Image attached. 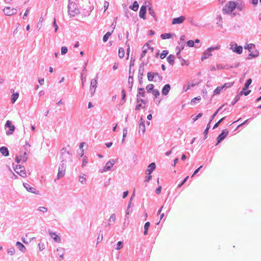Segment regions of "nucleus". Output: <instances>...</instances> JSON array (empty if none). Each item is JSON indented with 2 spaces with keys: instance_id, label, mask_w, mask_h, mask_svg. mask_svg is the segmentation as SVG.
Here are the masks:
<instances>
[{
  "instance_id": "f257e3e1",
  "label": "nucleus",
  "mask_w": 261,
  "mask_h": 261,
  "mask_svg": "<svg viewBox=\"0 0 261 261\" xmlns=\"http://www.w3.org/2000/svg\"><path fill=\"white\" fill-rule=\"evenodd\" d=\"M245 7V4L243 2L240 1L236 3L234 2H229L226 3L223 8V12L224 14L232 13L233 16H236L237 14L233 12L235 9L239 11H243Z\"/></svg>"
},
{
  "instance_id": "f03ea898",
  "label": "nucleus",
  "mask_w": 261,
  "mask_h": 261,
  "mask_svg": "<svg viewBox=\"0 0 261 261\" xmlns=\"http://www.w3.org/2000/svg\"><path fill=\"white\" fill-rule=\"evenodd\" d=\"M68 12L70 17L75 16L79 13V10L76 4L72 2L71 0H69L68 1Z\"/></svg>"
},
{
  "instance_id": "7ed1b4c3",
  "label": "nucleus",
  "mask_w": 261,
  "mask_h": 261,
  "mask_svg": "<svg viewBox=\"0 0 261 261\" xmlns=\"http://www.w3.org/2000/svg\"><path fill=\"white\" fill-rule=\"evenodd\" d=\"M220 48V45H217L215 46H211L206 49L203 54V55L201 56V61H204V60L208 58L211 56H212V52L215 50H218Z\"/></svg>"
},
{
  "instance_id": "20e7f679",
  "label": "nucleus",
  "mask_w": 261,
  "mask_h": 261,
  "mask_svg": "<svg viewBox=\"0 0 261 261\" xmlns=\"http://www.w3.org/2000/svg\"><path fill=\"white\" fill-rule=\"evenodd\" d=\"M66 166V161L63 159L61 161V164L60 165L58 169V173L57 174V179H59L63 177L65 175Z\"/></svg>"
},
{
  "instance_id": "39448f33",
  "label": "nucleus",
  "mask_w": 261,
  "mask_h": 261,
  "mask_svg": "<svg viewBox=\"0 0 261 261\" xmlns=\"http://www.w3.org/2000/svg\"><path fill=\"white\" fill-rule=\"evenodd\" d=\"M13 167L15 171L20 176L22 177H25L27 176V173L23 166L21 165H15V164L13 163Z\"/></svg>"
},
{
  "instance_id": "423d86ee",
  "label": "nucleus",
  "mask_w": 261,
  "mask_h": 261,
  "mask_svg": "<svg viewBox=\"0 0 261 261\" xmlns=\"http://www.w3.org/2000/svg\"><path fill=\"white\" fill-rule=\"evenodd\" d=\"M230 49L238 54H241L243 51L242 46L240 45L238 46V44L234 42H232L230 43Z\"/></svg>"
},
{
  "instance_id": "0eeeda50",
  "label": "nucleus",
  "mask_w": 261,
  "mask_h": 261,
  "mask_svg": "<svg viewBox=\"0 0 261 261\" xmlns=\"http://www.w3.org/2000/svg\"><path fill=\"white\" fill-rule=\"evenodd\" d=\"M4 14L7 16H12L16 14L17 10L15 8H12L10 7H6L3 9Z\"/></svg>"
},
{
  "instance_id": "6e6552de",
  "label": "nucleus",
  "mask_w": 261,
  "mask_h": 261,
  "mask_svg": "<svg viewBox=\"0 0 261 261\" xmlns=\"http://www.w3.org/2000/svg\"><path fill=\"white\" fill-rule=\"evenodd\" d=\"M5 127L9 128V130L6 131V135L8 136L12 135L15 129V126L12 124L11 122L9 120H7L6 121V123L5 124Z\"/></svg>"
},
{
  "instance_id": "1a4fd4ad",
  "label": "nucleus",
  "mask_w": 261,
  "mask_h": 261,
  "mask_svg": "<svg viewBox=\"0 0 261 261\" xmlns=\"http://www.w3.org/2000/svg\"><path fill=\"white\" fill-rule=\"evenodd\" d=\"M116 162V160H115L113 159L108 162L106 164V165L103 167L101 172H107L108 171H110Z\"/></svg>"
},
{
  "instance_id": "9d476101",
  "label": "nucleus",
  "mask_w": 261,
  "mask_h": 261,
  "mask_svg": "<svg viewBox=\"0 0 261 261\" xmlns=\"http://www.w3.org/2000/svg\"><path fill=\"white\" fill-rule=\"evenodd\" d=\"M228 134V131L227 129H225L222 130L221 133L217 137V145L223 141L226 137Z\"/></svg>"
},
{
  "instance_id": "9b49d317",
  "label": "nucleus",
  "mask_w": 261,
  "mask_h": 261,
  "mask_svg": "<svg viewBox=\"0 0 261 261\" xmlns=\"http://www.w3.org/2000/svg\"><path fill=\"white\" fill-rule=\"evenodd\" d=\"M70 152L69 150H67L66 147H63L61 150V159L63 160V159H65L66 160V158L67 157L70 158Z\"/></svg>"
},
{
  "instance_id": "f8f14e48",
  "label": "nucleus",
  "mask_w": 261,
  "mask_h": 261,
  "mask_svg": "<svg viewBox=\"0 0 261 261\" xmlns=\"http://www.w3.org/2000/svg\"><path fill=\"white\" fill-rule=\"evenodd\" d=\"M97 80L95 79H92L91 81V85H90V92L92 95L95 92L96 88L97 87Z\"/></svg>"
},
{
  "instance_id": "ddd939ff",
  "label": "nucleus",
  "mask_w": 261,
  "mask_h": 261,
  "mask_svg": "<svg viewBox=\"0 0 261 261\" xmlns=\"http://www.w3.org/2000/svg\"><path fill=\"white\" fill-rule=\"evenodd\" d=\"M138 132L139 133L142 132L143 134L145 132V121L142 119V118H141L140 120V122L139 124Z\"/></svg>"
},
{
  "instance_id": "4468645a",
  "label": "nucleus",
  "mask_w": 261,
  "mask_h": 261,
  "mask_svg": "<svg viewBox=\"0 0 261 261\" xmlns=\"http://www.w3.org/2000/svg\"><path fill=\"white\" fill-rule=\"evenodd\" d=\"M146 6L143 5L141 7L139 12V16L145 19L146 18Z\"/></svg>"
},
{
  "instance_id": "2eb2a0df",
  "label": "nucleus",
  "mask_w": 261,
  "mask_h": 261,
  "mask_svg": "<svg viewBox=\"0 0 261 261\" xmlns=\"http://www.w3.org/2000/svg\"><path fill=\"white\" fill-rule=\"evenodd\" d=\"M185 20V16H180L179 17L174 18L172 19V24H180L184 22Z\"/></svg>"
},
{
  "instance_id": "dca6fc26",
  "label": "nucleus",
  "mask_w": 261,
  "mask_h": 261,
  "mask_svg": "<svg viewBox=\"0 0 261 261\" xmlns=\"http://www.w3.org/2000/svg\"><path fill=\"white\" fill-rule=\"evenodd\" d=\"M155 168V164L154 163H151L150 164L146 170V173L150 175Z\"/></svg>"
},
{
  "instance_id": "f3484780",
  "label": "nucleus",
  "mask_w": 261,
  "mask_h": 261,
  "mask_svg": "<svg viewBox=\"0 0 261 261\" xmlns=\"http://www.w3.org/2000/svg\"><path fill=\"white\" fill-rule=\"evenodd\" d=\"M48 231L50 237L54 241H55L57 242H60V241H61L60 238L56 233L51 232V230L49 229L48 230Z\"/></svg>"
},
{
  "instance_id": "a211bd4d",
  "label": "nucleus",
  "mask_w": 261,
  "mask_h": 261,
  "mask_svg": "<svg viewBox=\"0 0 261 261\" xmlns=\"http://www.w3.org/2000/svg\"><path fill=\"white\" fill-rule=\"evenodd\" d=\"M171 89L170 85L169 84H166L163 88L162 93L163 95H166L169 93Z\"/></svg>"
},
{
  "instance_id": "6ab92c4d",
  "label": "nucleus",
  "mask_w": 261,
  "mask_h": 261,
  "mask_svg": "<svg viewBox=\"0 0 261 261\" xmlns=\"http://www.w3.org/2000/svg\"><path fill=\"white\" fill-rule=\"evenodd\" d=\"M24 187L26 189V190L32 193L36 194V189L34 188L31 187L28 184L23 183V184Z\"/></svg>"
},
{
  "instance_id": "aec40b11",
  "label": "nucleus",
  "mask_w": 261,
  "mask_h": 261,
  "mask_svg": "<svg viewBox=\"0 0 261 261\" xmlns=\"http://www.w3.org/2000/svg\"><path fill=\"white\" fill-rule=\"evenodd\" d=\"M87 63H85V66L83 67V69L82 70V72L81 75V79L82 84L83 86H84V82L86 81V76H84V74L85 73V71H86V66L87 65Z\"/></svg>"
},
{
  "instance_id": "412c9836",
  "label": "nucleus",
  "mask_w": 261,
  "mask_h": 261,
  "mask_svg": "<svg viewBox=\"0 0 261 261\" xmlns=\"http://www.w3.org/2000/svg\"><path fill=\"white\" fill-rule=\"evenodd\" d=\"M0 152L5 156H7L9 155V150L8 148L5 146H3L0 148Z\"/></svg>"
},
{
  "instance_id": "4be33fe9",
  "label": "nucleus",
  "mask_w": 261,
  "mask_h": 261,
  "mask_svg": "<svg viewBox=\"0 0 261 261\" xmlns=\"http://www.w3.org/2000/svg\"><path fill=\"white\" fill-rule=\"evenodd\" d=\"M16 245L21 252H24L26 251L25 247L21 243L17 242Z\"/></svg>"
},
{
  "instance_id": "5701e85b",
  "label": "nucleus",
  "mask_w": 261,
  "mask_h": 261,
  "mask_svg": "<svg viewBox=\"0 0 261 261\" xmlns=\"http://www.w3.org/2000/svg\"><path fill=\"white\" fill-rule=\"evenodd\" d=\"M243 91H241L239 93L236 95L235 98L233 99L231 102V105L233 106L236 103H237L240 99V96L243 95Z\"/></svg>"
},
{
  "instance_id": "b1692460",
  "label": "nucleus",
  "mask_w": 261,
  "mask_h": 261,
  "mask_svg": "<svg viewBox=\"0 0 261 261\" xmlns=\"http://www.w3.org/2000/svg\"><path fill=\"white\" fill-rule=\"evenodd\" d=\"M58 255L62 258H63L64 254L65 253V249L63 248H59L57 249Z\"/></svg>"
},
{
  "instance_id": "393cba45",
  "label": "nucleus",
  "mask_w": 261,
  "mask_h": 261,
  "mask_svg": "<svg viewBox=\"0 0 261 261\" xmlns=\"http://www.w3.org/2000/svg\"><path fill=\"white\" fill-rule=\"evenodd\" d=\"M175 57L173 55H170L167 58V60L168 62L171 65H173L174 63Z\"/></svg>"
},
{
  "instance_id": "a878e982",
  "label": "nucleus",
  "mask_w": 261,
  "mask_h": 261,
  "mask_svg": "<svg viewBox=\"0 0 261 261\" xmlns=\"http://www.w3.org/2000/svg\"><path fill=\"white\" fill-rule=\"evenodd\" d=\"M129 9H130L135 11H137L139 8L138 3L137 1H135L133 3V4L132 5L129 6Z\"/></svg>"
},
{
  "instance_id": "bb28decb",
  "label": "nucleus",
  "mask_w": 261,
  "mask_h": 261,
  "mask_svg": "<svg viewBox=\"0 0 261 261\" xmlns=\"http://www.w3.org/2000/svg\"><path fill=\"white\" fill-rule=\"evenodd\" d=\"M19 97V93L16 92L11 95V100L12 103H14Z\"/></svg>"
},
{
  "instance_id": "cd10ccee",
  "label": "nucleus",
  "mask_w": 261,
  "mask_h": 261,
  "mask_svg": "<svg viewBox=\"0 0 261 261\" xmlns=\"http://www.w3.org/2000/svg\"><path fill=\"white\" fill-rule=\"evenodd\" d=\"M138 92L137 95L140 97H144L145 95V91L143 88H138Z\"/></svg>"
},
{
  "instance_id": "c85d7f7f",
  "label": "nucleus",
  "mask_w": 261,
  "mask_h": 261,
  "mask_svg": "<svg viewBox=\"0 0 261 261\" xmlns=\"http://www.w3.org/2000/svg\"><path fill=\"white\" fill-rule=\"evenodd\" d=\"M20 160L22 162V163H24L28 159L27 154L24 152L22 154H20L19 156Z\"/></svg>"
},
{
  "instance_id": "c756f323",
  "label": "nucleus",
  "mask_w": 261,
  "mask_h": 261,
  "mask_svg": "<svg viewBox=\"0 0 261 261\" xmlns=\"http://www.w3.org/2000/svg\"><path fill=\"white\" fill-rule=\"evenodd\" d=\"M150 225V223L149 222H147L145 223L144 226V235L147 234L148 230Z\"/></svg>"
},
{
  "instance_id": "7c9ffc66",
  "label": "nucleus",
  "mask_w": 261,
  "mask_h": 261,
  "mask_svg": "<svg viewBox=\"0 0 261 261\" xmlns=\"http://www.w3.org/2000/svg\"><path fill=\"white\" fill-rule=\"evenodd\" d=\"M148 13L149 14L152 16L154 19L156 20H157V18H156V16L155 14V12H154V10L152 8V7H149L148 8Z\"/></svg>"
},
{
  "instance_id": "2f4dec72",
  "label": "nucleus",
  "mask_w": 261,
  "mask_h": 261,
  "mask_svg": "<svg viewBox=\"0 0 261 261\" xmlns=\"http://www.w3.org/2000/svg\"><path fill=\"white\" fill-rule=\"evenodd\" d=\"M224 88V86L217 87L214 91V94L217 95L220 94V92L222 91Z\"/></svg>"
},
{
  "instance_id": "473e14b6",
  "label": "nucleus",
  "mask_w": 261,
  "mask_h": 261,
  "mask_svg": "<svg viewBox=\"0 0 261 261\" xmlns=\"http://www.w3.org/2000/svg\"><path fill=\"white\" fill-rule=\"evenodd\" d=\"M172 35L171 33H164L161 35V37L162 39H169L171 38Z\"/></svg>"
},
{
  "instance_id": "72a5a7b5",
  "label": "nucleus",
  "mask_w": 261,
  "mask_h": 261,
  "mask_svg": "<svg viewBox=\"0 0 261 261\" xmlns=\"http://www.w3.org/2000/svg\"><path fill=\"white\" fill-rule=\"evenodd\" d=\"M124 54H125L124 49L122 47H120L119 48V50H118V56H119V58H123L124 56Z\"/></svg>"
},
{
  "instance_id": "f704fd0d",
  "label": "nucleus",
  "mask_w": 261,
  "mask_h": 261,
  "mask_svg": "<svg viewBox=\"0 0 261 261\" xmlns=\"http://www.w3.org/2000/svg\"><path fill=\"white\" fill-rule=\"evenodd\" d=\"M187 45L189 47H195V48H198L199 46H197L196 45H195L194 41L190 40L187 41Z\"/></svg>"
},
{
  "instance_id": "c9c22d12",
  "label": "nucleus",
  "mask_w": 261,
  "mask_h": 261,
  "mask_svg": "<svg viewBox=\"0 0 261 261\" xmlns=\"http://www.w3.org/2000/svg\"><path fill=\"white\" fill-rule=\"evenodd\" d=\"M144 62L142 63L139 66V75L142 76L143 75V72L144 70Z\"/></svg>"
},
{
  "instance_id": "e433bc0d",
  "label": "nucleus",
  "mask_w": 261,
  "mask_h": 261,
  "mask_svg": "<svg viewBox=\"0 0 261 261\" xmlns=\"http://www.w3.org/2000/svg\"><path fill=\"white\" fill-rule=\"evenodd\" d=\"M147 78L149 81H153V79H155V77L153 74V72H149L147 73Z\"/></svg>"
},
{
  "instance_id": "4c0bfd02",
  "label": "nucleus",
  "mask_w": 261,
  "mask_h": 261,
  "mask_svg": "<svg viewBox=\"0 0 261 261\" xmlns=\"http://www.w3.org/2000/svg\"><path fill=\"white\" fill-rule=\"evenodd\" d=\"M123 242L122 241H119V242H118L115 248L116 250H120L123 248Z\"/></svg>"
},
{
  "instance_id": "58836bf2",
  "label": "nucleus",
  "mask_w": 261,
  "mask_h": 261,
  "mask_svg": "<svg viewBox=\"0 0 261 261\" xmlns=\"http://www.w3.org/2000/svg\"><path fill=\"white\" fill-rule=\"evenodd\" d=\"M154 76L155 77V81H161L162 80V76L160 75L158 72H153Z\"/></svg>"
},
{
  "instance_id": "ea45409f",
  "label": "nucleus",
  "mask_w": 261,
  "mask_h": 261,
  "mask_svg": "<svg viewBox=\"0 0 261 261\" xmlns=\"http://www.w3.org/2000/svg\"><path fill=\"white\" fill-rule=\"evenodd\" d=\"M224 105L221 106L215 113L214 114L211 116L210 122H211L213 119L215 118V117L217 115L218 113L222 109V108L224 107Z\"/></svg>"
},
{
  "instance_id": "a19ab883",
  "label": "nucleus",
  "mask_w": 261,
  "mask_h": 261,
  "mask_svg": "<svg viewBox=\"0 0 261 261\" xmlns=\"http://www.w3.org/2000/svg\"><path fill=\"white\" fill-rule=\"evenodd\" d=\"M112 33L111 32H108L103 37V41L106 42L108 41L109 38L111 36Z\"/></svg>"
},
{
  "instance_id": "79ce46f5",
  "label": "nucleus",
  "mask_w": 261,
  "mask_h": 261,
  "mask_svg": "<svg viewBox=\"0 0 261 261\" xmlns=\"http://www.w3.org/2000/svg\"><path fill=\"white\" fill-rule=\"evenodd\" d=\"M255 45L252 43H250L247 45L246 47H245V49H247L249 52H251L252 50L254 48Z\"/></svg>"
},
{
  "instance_id": "37998d69",
  "label": "nucleus",
  "mask_w": 261,
  "mask_h": 261,
  "mask_svg": "<svg viewBox=\"0 0 261 261\" xmlns=\"http://www.w3.org/2000/svg\"><path fill=\"white\" fill-rule=\"evenodd\" d=\"M154 86L152 84L147 85L146 87V89L148 92H152L153 90Z\"/></svg>"
},
{
  "instance_id": "c03bdc74",
  "label": "nucleus",
  "mask_w": 261,
  "mask_h": 261,
  "mask_svg": "<svg viewBox=\"0 0 261 261\" xmlns=\"http://www.w3.org/2000/svg\"><path fill=\"white\" fill-rule=\"evenodd\" d=\"M85 174H82L80 175L79 181L82 184H84L86 181V178L85 177Z\"/></svg>"
},
{
  "instance_id": "a18cd8bd",
  "label": "nucleus",
  "mask_w": 261,
  "mask_h": 261,
  "mask_svg": "<svg viewBox=\"0 0 261 261\" xmlns=\"http://www.w3.org/2000/svg\"><path fill=\"white\" fill-rule=\"evenodd\" d=\"M142 53L141 55L140 59H142L145 55L147 51V47L146 48V46H143L142 48Z\"/></svg>"
},
{
  "instance_id": "49530a36",
  "label": "nucleus",
  "mask_w": 261,
  "mask_h": 261,
  "mask_svg": "<svg viewBox=\"0 0 261 261\" xmlns=\"http://www.w3.org/2000/svg\"><path fill=\"white\" fill-rule=\"evenodd\" d=\"M116 220V216L115 214H113L111 215L110 218L109 219V223H108V225L110 226L111 225L110 222H114Z\"/></svg>"
},
{
  "instance_id": "de8ad7c7",
  "label": "nucleus",
  "mask_w": 261,
  "mask_h": 261,
  "mask_svg": "<svg viewBox=\"0 0 261 261\" xmlns=\"http://www.w3.org/2000/svg\"><path fill=\"white\" fill-rule=\"evenodd\" d=\"M47 208L45 206H40L38 208V211L42 213H45L47 211Z\"/></svg>"
},
{
  "instance_id": "09e8293b",
  "label": "nucleus",
  "mask_w": 261,
  "mask_h": 261,
  "mask_svg": "<svg viewBox=\"0 0 261 261\" xmlns=\"http://www.w3.org/2000/svg\"><path fill=\"white\" fill-rule=\"evenodd\" d=\"M168 54V51L167 50H163L160 55V58L162 59H164Z\"/></svg>"
},
{
  "instance_id": "8fccbe9b",
  "label": "nucleus",
  "mask_w": 261,
  "mask_h": 261,
  "mask_svg": "<svg viewBox=\"0 0 261 261\" xmlns=\"http://www.w3.org/2000/svg\"><path fill=\"white\" fill-rule=\"evenodd\" d=\"M251 83L252 80L251 79H249L248 80H247L244 85L245 89H247L249 85L251 84Z\"/></svg>"
},
{
  "instance_id": "3c124183",
  "label": "nucleus",
  "mask_w": 261,
  "mask_h": 261,
  "mask_svg": "<svg viewBox=\"0 0 261 261\" xmlns=\"http://www.w3.org/2000/svg\"><path fill=\"white\" fill-rule=\"evenodd\" d=\"M216 68H217V70H221V69H224V68L228 69L229 67H228V66L227 65H226V66H223L221 64H217Z\"/></svg>"
},
{
  "instance_id": "603ef678",
  "label": "nucleus",
  "mask_w": 261,
  "mask_h": 261,
  "mask_svg": "<svg viewBox=\"0 0 261 261\" xmlns=\"http://www.w3.org/2000/svg\"><path fill=\"white\" fill-rule=\"evenodd\" d=\"M226 117H224L223 118H222L221 119H220L214 126L213 127V129H215L216 128L218 125H219V124L220 123H221L225 118Z\"/></svg>"
},
{
  "instance_id": "864d4df0",
  "label": "nucleus",
  "mask_w": 261,
  "mask_h": 261,
  "mask_svg": "<svg viewBox=\"0 0 261 261\" xmlns=\"http://www.w3.org/2000/svg\"><path fill=\"white\" fill-rule=\"evenodd\" d=\"M7 252L8 254H10L11 255H12L15 252V249L13 247H11L7 250Z\"/></svg>"
},
{
  "instance_id": "5fc2aeb1",
  "label": "nucleus",
  "mask_w": 261,
  "mask_h": 261,
  "mask_svg": "<svg viewBox=\"0 0 261 261\" xmlns=\"http://www.w3.org/2000/svg\"><path fill=\"white\" fill-rule=\"evenodd\" d=\"M152 94L155 97H157L160 95V92L157 89H153L151 92Z\"/></svg>"
},
{
  "instance_id": "6e6d98bb",
  "label": "nucleus",
  "mask_w": 261,
  "mask_h": 261,
  "mask_svg": "<svg viewBox=\"0 0 261 261\" xmlns=\"http://www.w3.org/2000/svg\"><path fill=\"white\" fill-rule=\"evenodd\" d=\"M189 178V176H187L186 177H185L183 180L181 182V183H180L179 184H178V185L177 186V188H180L186 181L187 180H188Z\"/></svg>"
},
{
  "instance_id": "4d7b16f0",
  "label": "nucleus",
  "mask_w": 261,
  "mask_h": 261,
  "mask_svg": "<svg viewBox=\"0 0 261 261\" xmlns=\"http://www.w3.org/2000/svg\"><path fill=\"white\" fill-rule=\"evenodd\" d=\"M122 94V100L123 101V103L125 101V97H126V93L124 90H122L121 91Z\"/></svg>"
},
{
  "instance_id": "13d9d810",
  "label": "nucleus",
  "mask_w": 261,
  "mask_h": 261,
  "mask_svg": "<svg viewBox=\"0 0 261 261\" xmlns=\"http://www.w3.org/2000/svg\"><path fill=\"white\" fill-rule=\"evenodd\" d=\"M68 51V49L65 46H63L61 48V54L62 55H65L67 53Z\"/></svg>"
},
{
  "instance_id": "bf43d9fd",
  "label": "nucleus",
  "mask_w": 261,
  "mask_h": 261,
  "mask_svg": "<svg viewBox=\"0 0 261 261\" xmlns=\"http://www.w3.org/2000/svg\"><path fill=\"white\" fill-rule=\"evenodd\" d=\"M38 246L40 251H42L45 249V246L43 243H39Z\"/></svg>"
},
{
  "instance_id": "052dcab7",
  "label": "nucleus",
  "mask_w": 261,
  "mask_h": 261,
  "mask_svg": "<svg viewBox=\"0 0 261 261\" xmlns=\"http://www.w3.org/2000/svg\"><path fill=\"white\" fill-rule=\"evenodd\" d=\"M202 116V113H199L197 116H196L195 117H194L192 118L193 122L196 121L198 119L201 117Z\"/></svg>"
},
{
  "instance_id": "680f3d73",
  "label": "nucleus",
  "mask_w": 261,
  "mask_h": 261,
  "mask_svg": "<svg viewBox=\"0 0 261 261\" xmlns=\"http://www.w3.org/2000/svg\"><path fill=\"white\" fill-rule=\"evenodd\" d=\"M137 103L139 102L145 103V101L144 99H141L139 96H138V95H137Z\"/></svg>"
},
{
  "instance_id": "e2e57ef3",
  "label": "nucleus",
  "mask_w": 261,
  "mask_h": 261,
  "mask_svg": "<svg viewBox=\"0 0 261 261\" xmlns=\"http://www.w3.org/2000/svg\"><path fill=\"white\" fill-rule=\"evenodd\" d=\"M200 99H201V97L200 96L194 98L193 99H192L191 103H196V101L197 100L199 101Z\"/></svg>"
},
{
  "instance_id": "0e129e2a",
  "label": "nucleus",
  "mask_w": 261,
  "mask_h": 261,
  "mask_svg": "<svg viewBox=\"0 0 261 261\" xmlns=\"http://www.w3.org/2000/svg\"><path fill=\"white\" fill-rule=\"evenodd\" d=\"M88 163V159L87 158L86 156H84V158L83 159V163H82V167H84L86 166V165Z\"/></svg>"
},
{
  "instance_id": "69168bd1",
  "label": "nucleus",
  "mask_w": 261,
  "mask_h": 261,
  "mask_svg": "<svg viewBox=\"0 0 261 261\" xmlns=\"http://www.w3.org/2000/svg\"><path fill=\"white\" fill-rule=\"evenodd\" d=\"M127 127L124 128L123 129V138H125V137L126 136V135H127Z\"/></svg>"
},
{
  "instance_id": "338daca9",
  "label": "nucleus",
  "mask_w": 261,
  "mask_h": 261,
  "mask_svg": "<svg viewBox=\"0 0 261 261\" xmlns=\"http://www.w3.org/2000/svg\"><path fill=\"white\" fill-rule=\"evenodd\" d=\"M249 56L252 58L257 57L258 56V53L256 52L255 53H253L252 52H250Z\"/></svg>"
},
{
  "instance_id": "774afa93",
  "label": "nucleus",
  "mask_w": 261,
  "mask_h": 261,
  "mask_svg": "<svg viewBox=\"0 0 261 261\" xmlns=\"http://www.w3.org/2000/svg\"><path fill=\"white\" fill-rule=\"evenodd\" d=\"M109 7V3L107 2H105L103 5L104 11H106Z\"/></svg>"
}]
</instances>
